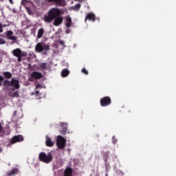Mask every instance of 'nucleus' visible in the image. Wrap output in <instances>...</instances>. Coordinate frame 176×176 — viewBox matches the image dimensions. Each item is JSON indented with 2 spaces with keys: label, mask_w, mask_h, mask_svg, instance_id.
<instances>
[{
  "label": "nucleus",
  "mask_w": 176,
  "mask_h": 176,
  "mask_svg": "<svg viewBox=\"0 0 176 176\" xmlns=\"http://www.w3.org/2000/svg\"><path fill=\"white\" fill-rule=\"evenodd\" d=\"M53 20H54L53 24L55 27H58V25L63 24V21H64V18L61 16V10L57 8H52L48 12L47 15L44 16L45 23H52Z\"/></svg>",
  "instance_id": "obj_1"
},
{
  "label": "nucleus",
  "mask_w": 176,
  "mask_h": 176,
  "mask_svg": "<svg viewBox=\"0 0 176 176\" xmlns=\"http://www.w3.org/2000/svg\"><path fill=\"white\" fill-rule=\"evenodd\" d=\"M3 87L6 90H10L9 87H14L12 88V91H14V90H19L20 89V83L19 82V80L16 79L15 78H12L11 81L8 80H5L3 81Z\"/></svg>",
  "instance_id": "obj_2"
},
{
  "label": "nucleus",
  "mask_w": 176,
  "mask_h": 176,
  "mask_svg": "<svg viewBox=\"0 0 176 176\" xmlns=\"http://www.w3.org/2000/svg\"><path fill=\"white\" fill-rule=\"evenodd\" d=\"M38 159L40 162L49 164V163L53 162V155H52L51 153H47V154H46L45 152H41L38 155Z\"/></svg>",
  "instance_id": "obj_3"
},
{
  "label": "nucleus",
  "mask_w": 176,
  "mask_h": 176,
  "mask_svg": "<svg viewBox=\"0 0 176 176\" xmlns=\"http://www.w3.org/2000/svg\"><path fill=\"white\" fill-rule=\"evenodd\" d=\"M12 54L14 57H17V60L19 63H21L23 57H27V52L24 51H21L20 48L14 49L12 51Z\"/></svg>",
  "instance_id": "obj_4"
},
{
  "label": "nucleus",
  "mask_w": 176,
  "mask_h": 176,
  "mask_svg": "<svg viewBox=\"0 0 176 176\" xmlns=\"http://www.w3.org/2000/svg\"><path fill=\"white\" fill-rule=\"evenodd\" d=\"M35 50L37 53H42L44 50H50V45L43 42L38 43L35 46Z\"/></svg>",
  "instance_id": "obj_5"
},
{
  "label": "nucleus",
  "mask_w": 176,
  "mask_h": 176,
  "mask_svg": "<svg viewBox=\"0 0 176 176\" xmlns=\"http://www.w3.org/2000/svg\"><path fill=\"white\" fill-rule=\"evenodd\" d=\"M65 144H67V140L61 135H58L56 140V145L59 149H64L65 148Z\"/></svg>",
  "instance_id": "obj_6"
},
{
  "label": "nucleus",
  "mask_w": 176,
  "mask_h": 176,
  "mask_svg": "<svg viewBox=\"0 0 176 176\" xmlns=\"http://www.w3.org/2000/svg\"><path fill=\"white\" fill-rule=\"evenodd\" d=\"M100 103L101 107H108L112 103V100L109 96H104L100 99Z\"/></svg>",
  "instance_id": "obj_7"
},
{
  "label": "nucleus",
  "mask_w": 176,
  "mask_h": 176,
  "mask_svg": "<svg viewBox=\"0 0 176 176\" xmlns=\"http://www.w3.org/2000/svg\"><path fill=\"white\" fill-rule=\"evenodd\" d=\"M47 2H49V3H53L56 6H60L62 8H64V6L66 5L65 0H47Z\"/></svg>",
  "instance_id": "obj_8"
},
{
  "label": "nucleus",
  "mask_w": 176,
  "mask_h": 176,
  "mask_svg": "<svg viewBox=\"0 0 176 176\" xmlns=\"http://www.w3.org/2000/svg\"><path fill=\"white\" fill-rule=\"evenodd\" d=\"M6 36L8 39L14 41L12 42V45H13V43H17V37L13 36V32H12V30L7 31Z\"/></svg>",
  "instance_id": "obj_9"
},
{
  "label": "nucleus",
  "mask_w": 176,
  "mask_h": 176,
  "mask_svg": "<svg viewBox=\"0 0 176 176\" xmlns=\"http://www.w3.org/2000/svg\"><path fill=\"white\" fill-rule=\"evenodd\" d=\"M21 141H24V138L23 137V135H15L14 136L12 139H11V144H16V142H21Z\"/></svg>",
  "instance_id": "obj_10"
},
{
  "label": "nucleus",
  "mask_w": 176,
  "mask_h": 176,
  "mask_svg": "<svg viewBox=\"0 0 176 176\" xmlns=\"http://www.w3.org/2000/svg\"><path fill=\"white\" fill-rule=\"evenodd\" d=\"M42 73L39 72H33L31 74V78L30 79V82H32V79H41L42 78Z\"/></svg>",
  "instance_id": "obj_11"
},
{
  "label": "nucleus",
  "mask_w": 176,
  "mask_h": 176,
  "mask_svg": "<svg viewBox=\"0 0 176 176\" xmlns=\"http://www.w3.org/2000/svg\"><path fill=\"white\" fill-rule=\"evenodd\" d=\"M45 144L47 146L52 148V146H54V142L52 140V138L49 137V135H46L45 137Z\"/></svg>",
  "instance_id": "obj_12"
},
{
  "label": "nucleus",
  "mask_w": 176,
  "mask_h": 176,
  "mask_svg": "<svg viewBox=\"0 0 176 176\" xmlns=\"http://www.w3.org/2000/svg\"><path fill=\"white\" fill-rule=\"evenodd\" d=\"M89 20V21H96V14L89 12L87 14L85 17V21Z\"/></svg>",
  "instance_id": "obj_13"
},
{
  "label": "nucleus",
  "mask_w": 176,
  "mask_h": 176,
  "mask_svg": "<svg viewBox=\"0 0 176 176\" xmlns=\"http://www.w3.org/2000/svg\"><path fill=\"white\" fill-rule=\"evenodd\" d=\"M18 173H19V169H17V168H12L11 170H10V171L7 173V176L14 175L15 174H18Z\"/></svg>",
  "instance_id": "obj_14"
},
{
  "label": "nucleus",
  "mask_w": 176,
  "mask_h": 176,
  "mask_svg": "<svg viewBox=\"0 0 176 176\" xmlns=\"http://www.w3.org/2000/svg\"><path fill=\"white\" fill-rule=\"evenodd\" d=\"M64 176H72V168H67L65 170Z\"/></svg>",
  "instance_id": "obj_15"
},
{
  "label": "nucleus",
  "mask_w": 176,
  "mask_h": 176,
  "mask_svg": "<svg viewBox=\"0 0 176 176\" xmlns=\"http://www.w3.org/2000/svg\"><path fill=\"white\" fill-rule=\"evenodd\" d=\"M43 34H45V30H43V28H40L38 30V33H37L38 39H41V38H42V36H43Z\"/></svg>",
  "instance_id": "obj_16"
},
{
  "label": "nucleus",
  "mask_w": 176,
  "mask_h": 176,
  "mask_svg": "<svg viewBox=\"0 0 176 176\" xmlns=\"http://www.w3.org/2000/svg\"><path fill=\"white\" fill-rule=\"evenodd\" d=\"M69 75V71L67 69H64L62 72H61V76L63 78H67V76Z\"/></svg>",
  "instance_id": "obj_17"
},
{
  "label": "nucleus",
  "mask_w": 176,
  "mask_h": 176,
  "mask_svg": "<svg viewBox=\"0 0 176 176\" xmlns=\"http://www.w3.org/2000/svg\"><path fill=\"white\" fill-rule=\"evenodd\" d=\"M72 24V19H71V17L68 16L67 19H66V27L67 28H69V27H71V25Z\"/></svg>",
  "instance_id": "obj_18"
},
{
  "label": "nucleus",
  "mask_w": 176,
  "mask_h": 176,
  "mask_svg": "<svg viewBox=\"0 0 176 176\" xmlns=\"http://www.w3.org/2000/svg\"><path fill=\"white\" fill-rule=\"evenodd\" d=\"M30 4H31V3L27 0H23L21 1L22 6H24L25 8V9H27V8H30Z\"/></svg>",
  "instance_id": "obj_19"
},
{
  "label": "nucleus",
  "mask_w": 176,
  "mask_h": 176,
  "mask_svg": "<svg viewBox=\"0 0 176 176\" xmlns=\"http://www.w3.org/2000/svg\"><path fill=\"white\" fill-rule=\"evenodd\" d=\"M10 97L12 98H14L15 97L16 98H19L20 97V95L19 94V91H16L14 92H11Z\"/></svg>",
  "instance_id": "obj_20"
},
{
  "label": "nucleus",
  "mask_w": 176,
  "mask_h": 176,
  "mask_svg": "<svg viewBox=\"0 0 176 176\" xmlns=\"http://www.w3.org/2000/svg\"><path fill=\"white\" fill-rule=\"evenodd\" d=\"M6 79H10L12 78V73L9 72H5L3 73Z\"/></svg>",
  "instance_id": "obj_21"
},
{
  "label": "nucleus",
  "mask_w": 176,
  "mask_h": 176,
  "mask_svg": "<svg viewBox=\"0 0 176 176\" xmlns=\"http://www.w3.org/2000/svg\"><path fill=\"white\" fill-rule=\"evenodd\" d=\"M67 131H68V128H62L60 131V133L62 135H65V134H67Z\"/></svg>",
  "instance_id": "obj_22"
},
{
  "label": "nucleus",
  "mask_w": 176,
  "mask_h": 176,
  "mask_svg": "<svg viewBox=\"0 0 176 176\" xmlns=\"http://www.w3.org/2000/svg\"><path fill=\"white\" fill-rule=\"evenodd\" d=\"M47 67V63H42L40 65V68L42 69H46V67Z\"/></svg>",
  "instance_id": "obj_23"
},
{
  "label": "nucleus",
  "mask_w": 176,
  "mask_h": 176,
  "mask_svg": "<svg viewBox=\"0 0 176 176\" xmlns=\"http://www.w3.org/2000/svg\"><path fill=\"white\" fill-rule=\"evenodd\" d=\"M60 126L62 129H68V124L66 122H61Z\"/></svg>",
  "instance_id": "obj_24"
},
{
  "label": "nucleus",
  "mask_w": 176,
  "mask_h": 176,
  "mask_svg": "<svg viewBox=\"0 0 176 176\" xmlns=\"http://www.w3.org/2000/svg\"><path fill=\"white\" fill-rule=\"evenodd\" d=\"M3 82H5V78L0 75V87L2 85H3Z\"/></svg>",
  "instance_id": "obj_25"
},
{
  "label": "nucleus",
  "mask_w": 176,
  "mask_h": 176,
  "mask_svg": "<svg viewBox=\"0 0 176 176\" xmlns=\"http://www.w3.org/2000/svg\"><path fill=\"white\" fill-rule=\"evenodd\" d=\"M74 9L75 10H79V9H80V3L76 4L74 6Z\"/></svg>",
  "instance_id": "obj_26"
},
{
  "label": "nucleus",
  "mask_w": 176,
  "mask_h": 176,
  "mask_svg": "<svg viewBox=\"0 0 176 176\" xmlns=\"http://www.w3.org/2000/svg\"><path fill=\"white\" fill-rule=\"evenodd\" d=\"M82 74H85V75H89V72L86 69V68H83L82 69Z\"/></svg>",
  "instance_id": "obj_27"
},
{
  "label": "nucleus",
  "mask_w": 176,
  "mask_h": 176,
  "mask_svg": "<svg viewBox=\"0 0 176 176\" xmlns=\"http://www.w3.org/2000/svg\"><path fill=\"white\" fill-rule=\"evenodd\" d=\"M26 10L29 14H32V12L31 11V8H30V7H26Z\"/></svg>",
  "instance_id": "obj_28"
},
{
  "label": "nucleus",
  "mask_w": 176,
  "mask_h": 176,
  "mask_svg": "<svg viewBox=\"0 0 176 176\" xmlns=\"http://www.w3.org/2000/svg\"><path fill=\"white\" fill-rule=\"evenodd\" d=\"M107 156H108V152L103 153V157H104V160L105 162H107Z\"/></svg>",
  "instance_id": "obj_29"
},
{
  "label": "nucleus",
  "mask_w": 176,
  "mask_h": 176,
  "mask_svg": "<svg viewBox=\"0 0 176 176\" xmlns=\"http://www.w3.org/2000/svg\"><path fill=\"white\" fill-rule=\"evenodd\" d=\"M5 43H6V41L3 38H0V45H5Z\"/></svg>",
  "instance_id": "obj_30"
},
{
  "label": "nucleus",
  "mask_w": 176,
  "mask_h": 176,
  "mask_svg": "<svg viewBox=\"0 0 176 176\" xmlns=\"http://www.w3.org/2000/svg\"><path fill=\"white\" fill-rule=\"evenodd\" d=\"M3 32V29H2V23H0V33Z\"/></svg>",
  "instance_id": "obj_31"
},
{
  "label": "nucleus",
  "mask_w": 176,
  "mask_h": 176,
  "mask_svg": "<svg viewBox=\"0 0 176 176\" xmlns=\"http://www.w3.org/2000/svg\"><path fill=\"white\" fill-rule=\"evenodd\" d=\"M59 43H60V45H61L62 46H64V45H65L64 41H59Z\"/></svg>",
  "instance_id": "obj_32"
},
{
  "label": "nucleus",
  "mask_w": 176,
  "mask_h": 176,
  "mask_svg": "<svg viewBox=\"0 0 176 176\" xmlns=\"http://www.w3.org/2000/svg\"><path fill=\"white\" fill-rule=\"evenodd\" d=\"M65 32L66 34H69V32H71V30H69V29H67Z\"/></svg>",
  "instance_id": "obj_33"
},
{
  "label": "nucleus",
  "mask_w": 176,
  "mask_h": 176,
  "mask_svg": "<svg viewBox=\"0 0 176 176\" xmlns=\"http://www.w3.org/2000/svg\"><path fill=\"white\" fill-rule=\"evenodd\" d=\"M39 87H41V85H37L36 86V89H39Z\"/></svg>",
  "instance_id": "obj_34"
},
{
  "label": "nucleus",
  "mask_w": 176,
  "mask_h": 176,
  "mask_svg": "<svg viewBox=\"0 0 176 176\" xmlns=\"http://www.w3.org/2000/svg\"><path fill=\"white\" fill-rule=\"evenodd\" d=\"M5 27H8L7 25H2V30H3V28H5Z\"/></svg>",
  "instance_id": "obj_35"
},
{
  "label": "nucleus",
  "mask_w": 176,
  "mask_h": 176,
  "mask_svg": "<svg viewBox=\"0 0 176 176\" xmlns=\"http://www.w3.org/2000/svg\"><path fill=\"white\" fill-rule=\"evenodd\" d=\"M2 131V125H1V122H0V133Z\"/></svg>",
  "instance_id": "obj_36"
},
{
  "label": "nucleus",
  "mask_w": 176,
  "mask_h": 176,
  "mask_svg": "<svg viewBox=\"0 0 176 176\" xmlns=\"http://www.w3.org/2000/svg\"><path fill=\"white\" fill-rule=\"evenodd\" d=\"M9 2L12 4V5H13V0H9Z\"/></svg>",
  "instance_id": "obj_37"
},
{
  "label": "nucleus",
  "mask_w": 176,
  "mask_h": 176,
  "mask_svg": "<svg viewBox=\"0 0 176 176\" xmlns=\"http://www.w3.org/2000/svg\"><path fill=\"white\" fill-rule=\"evenodd\" d=\"M36 94H39V91H38V90H36Z\"/></svg>",
  "instance_id": "obj_38"
},
{
  "label": "nucleus",
  "mask_w": 176,
  "mask_h": 176,
  "mask_svg": "<svg viewBox=\"0 0 176 176\" xmlns=\"http://www.w3.org/2000/svg\"><path fill=\"white\" fill-rule=\"evenodd\" d=\"M117 142H118V140H113V142L114 144H116Z\"/></svg>",
  "instance_id": "obj_39"
},
{
  "label": "nucleus",
  "mask_w": 176,
  "mask_h": 176,
  "mask_svg": "<svg viewBox=\"0 0 176 176\" xmlns=\"http://www.w3.org/2000/svg\"><path fill=\"white\" fill-rule=\"evenodd\" d=\"M0 152H2V148H0Z\"/></svg>",
  "instance_id": "obj_40"
},
{
  "label": "nucleus",
  "mask_w": 176,
  "mask_h": 176,
  "mask_svg": "<svg viewBox=\"0 0 176 176\" xmlns=\"http://www.w3.org/2000/svg\"><path fill=\"white\" fill-rule=\"evenodd\" d=\"M1 63H2V60H0V64H1Z\"/></svg>",
  "instance_id": "obj_41"
},
{
  "label": "nucleus",
  "mask_w": 176,
  "mask_h": 176,
  "mask_svg": "<svg viewBox=\"0 0 176 176\" xmlns=\"http://www.w3.org/2000/svg\"><path fill=\"white\" fill-rule=\"evenodd\" d=\"M16 112H17V111H14V115H16Z\"/></svg>",
  "instance_id": "obj_42"
}]
</instances>
